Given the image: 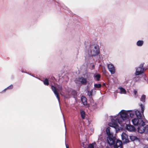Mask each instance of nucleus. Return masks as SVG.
Masks as SVG:
<instances>
[{
    "mask_svg": "<svg viewBox=\"0 0 148 148\" xmlns=\"http://www.w3.org/2000/svg\"><path fill=\"white\" fill-rule=\"evenodd\" d=\"M136 118L132 120L133 124L135 125H138V132L140 133H143L145 131V122L142 119V115L140 112L138 110L135 111Z\"/></svg>",
    "mask_w": 148,
    "mask_h": 148,
    "instance_id": "f257e3e1",
    "label": "nucleus"
},
{
    "mask_svg": "<svg viewBox=\"0 0 148 148\" xmlns=\"http://www.w3.org/2000/svg\"><path fill=\"white\" fill-rule=\"evenodd\" d=\"M99 52L98 45L95 44L91 45L89 49L88 54H86L85 56V59L89 62H92L93 60V57L98 55Z\"/></svg>",
    "mask_w": 148,
    "mask_h": 148,
    "instance_id": "f03ea898",
    "label": "nucleus"
},
{
    "mask_svg": "<svg viewBox=\"0 0 148 148\" xmlns=\"http://www.w3.org/2000/svg\"><path fill=\"white\" fill-rule=\"evenodd\" d=\"M110 128L108 127L106 128V131L108 137L107 138V142L109 144H112L115 140H116V138L114 136L113 133L110 132Z\"/></svg>",
    "mask_w": 148,
    "mask_h": 148,
    "instance_id": "7ed1b4c3",
    "label": "nucleus"
},
{
    "mask_svg": "<svg viewBox=\"0 0 148 148\" xmlns=\"http://www.w3.org/2000/svg\"><path fill=\"white\" fill-rule=\"evenodd\" d=\"M111 121L112 123H109L108 125L110 126L115 128L116 132L121 129V127L119 125V124H121L119 119L117 118L115 119H112Z\"/></svg>",
    "mask_w": 148,
    "mask_h": 148,
    "instance_id": "20e7f679",
    "label": "nucleus"
},
{
    "mask_svg": "<svg viewBox=\"0 0 148 148\" xmlns=\"http://www.w3.org/2000/svg\"><path fill=\"white\" fill-rule=\"evenodd\" d=\"M128 111L122 110L119 112L121 118L123 121L128 120L129 115L127 113V112H129Z\"/></svg>",
    "mask_w": 148,
    "mask_h": 148,
    "instance_id": "39448f33",
    "label": "nucleus"
},
{
    "mask_svg": "<svg viewBox=\"0 0 148 148\" xmlns=\"http://www.w3.org/2000/svg\"><path fill=\"white\" fill-rule=\"evenodd\" d=\"M143 66L144 64L142 63L140 64L139 66L136 69L135 73L136 75H139L144 73L145 71V69Z\"/></svg>",
    "mask_w": 148,
    "mask_h": 148,
    "instance_id": "423d86ee",
    "label": "nucleus"
},
{
    "mask_svg": "<svg viewBox=\"0 0 148 148\" xmlns=\"http://www.w3.org/2000/svg\"><path fill=\"white\" fill-rule=\"evenodd\" d=\"M110 146L113 145L114 148H123L122 142L120 140H115L112 144H109Z\"/></svg>",
    "mask_w": 148,
    "mask_h": 148,
    "instance_id": "0eeeda50",
    "label": "nucleus"
},
{
    "mask_svg": "<svg viewBox=\"0 0 148 148\" xmlns=\"http://www.w3.org/2000/svg\"><path fill=\"white\" fill-rule=\"evenodd\" d=\"M122 140L124 143H126L129 142L128 135L124 132H123L121 135Z\"/></svg>",
    "mask_w": 148,
    "mask_h": 148,
    "instance_id": "6e6552de",
    "label": "nucleus"
},
{
    "mask_svg": "<svg viewBox=\"0 0 148 148\" xmlns=\"http://www.w3.org/2000/svg\"><path fill=\"white\" fill-rule=\"evenodd\" d=\"M108 68L111 74H114L115 73V70L114 65L112 64H109L108 65Z\"/></svg>",
    "mask_w": 148,
    "mask_h": 148,
    "instance_id": "1a4fd4ad",
    "label": "nucleus"
},
{
    "mask_svg": "<svg viewBox=\"0 0 148 148\" xmlns=\"http://www.w3.org/2000/svg\"><path fill=\"white\" fill-rule=\"evenodd\" d=\"M126 128L128 131L130 132H133L136 131L135 127L132 125H126Z\"/></svg>",
    "mask_w": 148,
    "mask_h": 148,
    "instance_id": "9d476101",
    "label": "nucleus"
},
{
    "mask_svg": "<svg viewBox=\"0 0 148 148\" xmlns=\"http://www.w3.org/2000/svg\"><path fill=\"white\" fill-rule=\"evenodd\" d=\"M51 88L54 94L56 96L59 102L60 98L59 97V94L58 92L56 90V87L55 86L52 85L51 87Z\"/></svg>",
    "mask_w": 148,
    "mask_h": 148,
    "instance_id": "9b49d317",
    "label": "nucleus"
},
{
    "mask_svg": "<svg viewBox=\"0 0 148 148\" xmlns=\"http://www.w3.org/2000/svg\"><path fill=\"white\" fill-rule=\"evenodd\" d=\"M78 80L79 81L81 82L82 84L86 85V84L87 80L86 79L82 77H79Z\"/></svg>",
    "mask_w": 148,
    "mask_h": 148,
    "instance_id": "f8f14e48",
    "label": "nucleus"
},
{
    "mask_svg": "<svg viewBox=\"0 0 148 148\" xmlns=\"http://www.w3.org/2000/svg\"><path fill=\"white\" fill-rule=\"evenodd\" d=\"M81 100L82 103L83 104L84 106L87 105V102L86 100V98L85 97L82 96L81 97Z\"/></svg>",
    "mask_w": 148,
    "mask_h": 148,
    "instance_id": "ddd939ff",
    "label": "nucleus"
},
{
    "mask_svg": "<svg viewBox=\"0 0 148 148\" xmlns=\"http://www.w3.org/2000/svg\"><path fill=\"white\" fill-rule=\"evenodd\" d=\"M80 114L82 118L83 119H84L85 117V113L84 111L83 110H81Z\"/></svg>",
    "mask_w": 148,
    "mask_h": 148,
    "instance_id": "4468645a",
    "label": "nucleus"
},
{
    "mask_svg": "<svg viewBox=\"0 0 148 148\" xmlns=\"http://www.w3.org/2000/svg\"><path fill=\"white\" fill-rule=\"evenodd\" d=\"M94 77L97 81H99L100 80V79L101 77V76L99 74H97L94 75Z\"/></svg>",
    "mask_w": 148,
    "mask_h": 148,
    "instance_id": "2eb2a0df",
    "label": "nucleus"
},
{
    "mask_svg": "<svg viewBox=\"0 0 148 148\" xmlns=\"http://www.w3.org/2000/svg\"><path fill=\"white\" fill-rule=\"evenodd\" d=\"M129 112H127L128 115L130 116L131 118L133 117L134 115V113L131 110H128Z\"/></svg>",
    "mask_w": 148,
    "mask_h": 148,
    "instance_id": "dca6fc26",
    "label": "nucleus"
},
{
    "mask_svg": "<svg viewBox=\"0 0 148 148\" xmlns=\"http://www.w3.org/2000/svg\"><path fill=\"white\" fill-rule=\"evenodd\" d=\"M143 43V40H139L136 43L137 45L138 46H142Z\"/></svg>",
    "mask_w": 148,
    "mask_h": 148,
    "instance_id": "f3484780",
    "label": "nucleus"
},
{
    "mask_svg": "<svg viewBox=\"0 0 148 148\" xmlns=\"http://www.w3.org/2000/svg\"><path fill=\"white\" fill-rule=\"evenodd\" d=\"M119 88L120 89V93L121 94H125L126 93V91L125 89L122 87H119Z\"/></svg>",
    "mask_w": 148,
    "mask_h": 148,
    "instance_id": "a211bd4d",
    "label": "nucleus"
},
{
    "mask_svg": "<svg viewBox=\"0 0 148 148\" xmlns=\"http://www.w3.org/2000/svg\"><path fill=\"white\" fill-rule=\"evenodd\" d=\"M130 140L132 141H134L135 140H136L138 139V138L137 137L134 136H130Z\"/></svg>",
    "mask_w": 148,
    "mask_h": 148,
    "instance_id": "6ab92c4d",
    "label": "nucleus"
},
{
    "mask_svg": "<svg viewBox=\"0 0 148 148\" xmlns=\"http://www.w3.org/2000/svg\"><path fill=\"white\" fill-rule=\"evenodd\" d=\"M93 90H87V95L90 97H91L92 96Z\"/></svg>",
    "mask_w": 148,
    "mask_h": 148,
    "instance_id": "aec40b11",
    "label": "nucleus"
},
{
    "mask_svg": "<svg viewBox=\"0 0 148 148\" xmlns=\"http://www.w3.org/2000/svg\"><path fill=\"white\" fill-rule=\"evenodd\" d=\"M94 86L95 88L98 89L100 88L101 87V85L100 84H94Z\"/></svg>",
    "mask_w": 148,
    "mask_h": 148,
    "instance_id": "412c9836",
    "label": "nucleus"
},
{
    "mask_svg": "<svg viewBox=\"0 0 148 148\" xmlns=\"http://www.w3.org/2000/svg\"><path fill=\"white\" fill-rule=\"evenodd\" d=\"M44 84L48 86L49 85L48 80L47 78H46L45 80L43 81Z\"/></svg>",
    "mask_w": 148,
    "mask_h": 148,
    "instance_id": "4be33fe9",
    "label": "nucleus"
},
{
    "mask_svg": "<svg viewBox=\"0 0 148 148\" xmlns=\"http://www.w3.org/2000/svg\"><path fill=\"white\" fill-rule=\"evenodd\" d=\"M146 98V96L145 95H143L140 99V101L143 102H145Z\"/></svg>",
    "mask_w": 148,
    "mask_h": 148,
    "instance_id": "5701e85b",
    "label": "nucleus"
},
{
    "mask_svg": "<svg viewBox=\"0 0 148 148\" xmlns=\"http://www.w3.org/2000/svg\"><path fill=\"white\" fill-rule=\"evenodd\" d=\"M71 93L74 96H77V94L76 91L75 90H73L71 91Z\"/></svg>",
    "mask_w": 148,
    "mask_h": 148,
    "instance_id": "b1692460",
    "label": "nucleus"
},
{
    "mask_svg": "<svg viewBox=\"0 0 148 148\" xmlns=\"http://www.w3.org/2000/svg\"><path fill=\"white\" fill-rule=\"evenodd\" d=\"M140 105L141 109V112L143 113L144 110V106L142 104H140Z\"/></svg>",
    "mask_w": 148,
    "mask_h": 148,
    "instance_id": "393cba45",
    "label": "nucleus"
},
{
    "mask_svg": "<svg viewBox=\"0 0 148 148\" xmlns=\"http://www.w3.org/2000/svg\"><path fill=\"white\" fill-rule=\"evenodd\" d=\"M87 148H94V146L93 143L89 144Z\"/></svg>",
    "mask_w": 148,
    "mask_h": 148,
    "instance_id": "a878e982",
    "label": "nucleus"
},
{
    "mask_svg": "<svg viewBox=\"0 0 148 148\" xmlns=\"http://www.w3.org/2000/svg\"><path fill=\"white\" fill-rule=\"evenodd\" d=\"M13 87V86L12 85H11L9 86H8L7 88H5L4 90L3 91H5V90H6L7 89H12Z\"/></svg>",
    "mask_w": 148,
    "mask_h": 148,
    "instance_id": "bb28decb",
    "label": "nucleus"
},
{
    "mask_svg": "<svg viewBox=\"0 0 148 148\" xmlns=\"http://www.w3.org/2000/svg\"><path fill=\"white\" fill-rule=\"evenodd\" d=\"M145 131L147 133H148V125H147L145 127Z\"/></svg>",
    "mask_w": 148,
    "mask_h": 148,
    "instance_id": "cd10ccee",
    "label": "nucleus"
},
{
    "mask_svg": "<svg viewBox=\"0 0 148 148\" xmlns=\"http://www.w3.org/2000/svg\"><path fill=\"white\" fill-rule=\"evenodd\" d=\"M134 93L135 95H136L137 93V91L136 90H134Z\"/></svg>",
    "mask_w": 148,
    "mask_h": 148,
    "instance_id": "c85d7f7f",
    "label": "nucleus"
},
{
    "mask_svg": "<svg viewBox=\"0 0 148 148\" xmlns=\"http://www.w3.org/2000/svg\"><path fill=\"white\" fill-rule=\"evenodd\" d=\"M58 88H59V89L60 90H62V86H60L59 87H58Z\"/></svg>",
    "mask_w": 148,
    "mask_h": 148,
    "instance_id": "c756f323",
    "label": "nucleus"
},
{
    "mask_svg": "<svg viewBox=\"0 0 148 148\" xmlns=\"http://www.w3.org/2000/svg\"><path fill=\"white\" fill-rule=\"evenodd\" d=\"M66 148H69V145L67 144H66Z\"/></svg>",
    "mask_w": 148,
    "mask_h": 148,
    "instance_id": "7c9ffc66",
    "label": "nucleus"
},
{
    "mask_svg": "<svg viewBox=\"0 0 148 148\" xmlns=\"http://www.w3.org/2000/svg\"><path fill=\"white\" fill-rule=\"evenodd\" d=\"M94 66H94V65H93L92 66V68H94Z\"/></svg>",
    "mask_w": 148,
    "mask_h": 148,
    "instance_id": "2f4dec72",
    "label": "nucleus"
},
{
    "mask_svg": "<svg viewBox=\"0 0 148 148\" xmlns=\"http://www.w3.org/2000/svg\"><path fill=\"white\" fill-rule=\"evenodd\" d=\"M144 148H148V147H144Z\"/></svg>",
    "mask_w": 148,
    "mask_h": 148,
    "instance_id": "473e14b6",
    "label": "nucleus"
},
{
    "mask_svg": "<svg viewBox=\"0 0 148 148\" xmlns=\"http://www.w3.org/2000/svg\"><path fill=\"white\" fill-rule=\"evenodd\" d=\"M21 71H22V73H25V72H24V71H23V70H22Z\"/></svg>",
    "mask_w": 148,
    "mask_h": 148,
    "instance_id": "72a5a7b5",
    "label": "nucleus"
},
{
    "mask_svg": "<svg viewBox=\"0 0 148 148\" xmlns=\"http://www.w3.org/2000/svg\"><path fill=\"white\" fill-rule=\"evenodd\" d=\"M147 140L148 141V138H147Z\"/></svg>",
    "mask_w": 148,
    "mask_h": 148,
    "instance_id": "f704fd0d",
    "label": "nucleus"
}]
</instances>
